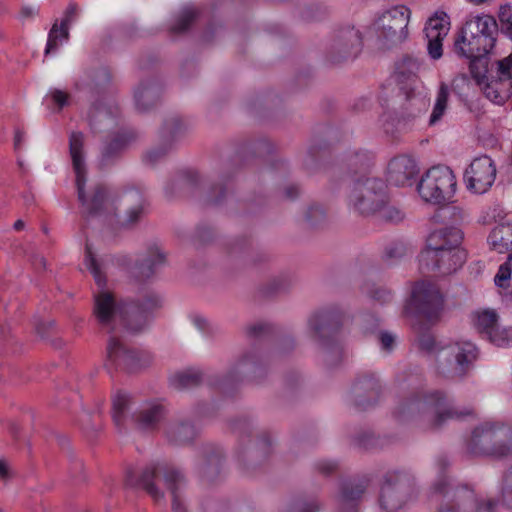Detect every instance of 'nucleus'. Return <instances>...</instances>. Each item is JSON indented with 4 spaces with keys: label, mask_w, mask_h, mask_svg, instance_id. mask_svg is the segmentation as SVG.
<instances>
[{
    "label": "nucleus",
    "mask_w": 512,
    "mask_h": 512,
    "mask_svg": "<svg viewBox=\"0 0 512 512\" xmlns=\"http://www.w3.org/2000/svg\"><path fill=\"white\" fill-rule=\"evenodd\" d=\"M83 134L80 131H74L70 136V153L73 161V167L76 174V184L78 196L85 210L90 215L99 214L102 208L112 211V202L106 197L104 189L100 188L94 191L93 195L87 196L85 192V165L82 156Z\"/></svg>",
    "instance_id": "423d86ee"
},
{
    "label": "nucleus",
    "mask_w": 512,
    "mask_h": 512,
    "mask_svg": "<svg viewBox=\"0 0 512 512\" xmlns=\"http://www.w3.org/2000/svg\"><path fill=\"white\" fill-rule=\"evenodd\" d=\"M107 350L111 358L122 359L124 362L128 361L131 356L130 353L125 351L121 344L114 339L109 341Z\"/></svg>",
    "instance_id": "c85d7f7f"
},
{
    "label": "nucleus",
    "mask_w": 512,
    "mask_h": 512,
    "mask_svg": "<svg viewBox=\"0 0 512 512\" xmlns=\"http://www.w3.org/2000/svg\"><path fill=\"white\" fill-rule=\"evenodd\" d=\"M323 216H324V213H323L322 209H320V208H312L308 214L309 221L312 224L317 223L318 218H321Z\"/></svg>",
    "instance_id": "e433bc0d"
},
{
    "label": "nucleus",
    "mask_w": 512,
    "mask_h": 512,
    "mask_svg": "<svg viewBox=\"0 0 512 512\" xmlns=\"http://www.w3.org/2000/svg\"><path fill=\"white\" fill-rule=\"evenodd\" d=\"M69 39V27L55 23L49 34L45 54L55 51L60 45L66 43Z\"/></svg>",
    "instance_id": "a211bd4d"
},
{
    "label": "nucleus",
    "mask_w": 512,
    "mask_h": 512,
    "mask_svg": "<svg viewBox=\"0 0 512 512\" xmlns=\"http://www.w3.org/2000/svg\"><path fill=\"white\" fill-rule=\"evenodd\" d=\"M376 213L381 219L392 223H398L404 218V213L400 209L386 205V203Z\"/></svg>",
    "instance_id": "a878e982"
},
{
    "label": "nucleus",
    "mask_w": 512,
    "mask_h": 512,
    "mask_svg": "<svg viewBox=\"0 0 512 512\" xmlns=\"http://www.w3.org/2000/svg\"><path fill=\"white\" fill-rule=\"evenodd\" d=\"M165 484L170 489L173 500L172 508L175 512H185L184 506L181 504V499L178 495V490L183 486L184 482L182 477L174 472H168L165 475Z\"/></svg>",
    "instance_id": "dca6fc26"
},
{
    "label": "nucleus",
    "mask_w": 512,
    "mask_h": 512,
    "mask_svg": "<svg viewBox=\"0 0 512 512\" xmlns=\"http://www.w3.org/2000/svg\"><path fill=\"white\" fill-rule=\"evenodd\" d=\"M471 450L494 458L512 455V428L503 424L484 423L472 433Z\"/></svg>",
    "instance_id": "39448f33"
},
{
    "label": "nucleus",
    "mask_w": 512,
    "mask_h": 512,
    "mask_svg": "<svg viewBox=\"0 0 512 512\" xmlns=\"http://www.w3.org/2000/svg\"><path fill=\"white\" fill-rule=\"evenodd\" d=\"M498 503L494 500H485L481 502L477 510L484 511V512H495L497 509Z\"/></svg>",
    "instance_id": "f704fd0d"
},
{
    "label": "nucleus",
    "mask_w": 512,
    "mask_h": 512,
    "mask_svg": "<svg viewBox=\"0 0 512 512\" xmlns=\"http://www.w3.org/2000/svg\"><path fill=\"white\" fill-rule=\"evenodd\" d=\"M95 314L101 323H109L116 315L112 295L108 291H100L95 296Z\"/></svg>",
    "instance_id": "2eb2a0df"
},
{
    "label": "nucleus",
    "mask_w": 512,
    "mask_h": 512,
    "mask_svg": "<svg viewBox=\"0 0 512 512\" xmlns=\"http://www.w3.org/2000/svg\"><path fill=\"white\" fill-rule=\"evenodd\" d=\"M502 498L504 504L512 508V472L505 478Z\"/></svg>",
    "instance_id": "7c9ffc66"
},
{
    "label": "nucleus",
    "mask_w": 512,
    "mask_h": 512,
    "mask_svg": "<svg viewBox=\"0 0 512 512\" xmlns=\"http://www.w3.org/2000/svg\"><path fill=\"white\" fill-rule=\"evenodd\" d=\"M430 342H433V341L431 339H428L427 341H424L422 343V345L425 346L426 349H431V347L429 345Z\"/></svg>",
    "instance_id": "c03bdc74"
},
{
    "label": "nucleus",
    "mask_w": 512,
    "mask_h": 512,
    "mask_svg": "<svg viewBox=\"0 0 512 512\" xmlns=\"http://www.w3.org/2000/svg\"><path fill=\"white\" fill-rule=\"evenodd\" d=\"M462 232L455 227L433 231L428 237V247L422 253V261H436L438 268L450 273L461 265V253L457 250Z\"/></svg>",
    "instance_id": "7ed1b4c3"
},
{
    "label": "nucleus",
    "mask_w": 512,
    "mask_h": 512,
    "mask_svg": "<svg viewBox=\"0 0 512 512\" xmlns=\"http://www.w3.org/2000/svg\"><path fill=\"white\" fill-rule=\"evenodd\" d=\"M70 96L67 92L60 89H50L47 94L43 98L42 104L47 107V109L55 111L61 110L63 107L69 105Z\"/></svg>",
    "instance_id": "aec40b11"
},
{
    "label": "nucleus",
    "mask_w": 512,
    "mask_h": 512,
    "mask_svg": "<svg viewBox=\"0 0 512 512\" xmlns=\"http://www.w3.org/2000/svg\"><path fill=\"white\" fill-rule=\"evenodd\" d=\"M36 13V10L32 7H24L21 10L22 17H29Z\"/></svg>",
    "instance_id": "79ce46f5"
},
{
    "label": "nucleus",
    "mask_w": 512,
    "mask_h": 512,
    "mask_svg": "<svg viewBox=\"0 0 512 512\" xmlns=\"http://www.w3.org/2000/svg\"><path fill=\"white\" fill-rule=\"evenodd\" d=\"M499 20L505 27L508 36L512 39V5L501 6Z\"/></svg>",
    "instance_id": "c756f323"
},
{
    "label": "nucleus",
    "mask_w": 512,
    "mask_h": 512,
    "mask_svg": "<svg viewBox=\"0 0 512 512\" xmlns=\"http://www.w3.org/2000/svg\"><path fill=\"white\" fill-rule=\"evenodd\" d=\"M25 137V133L23 130H17L14 136V145L16 148H19L21 145L22 139Z\"/></svg>",
    "instance_id": "a19ab883"
},
{
    "label": "nucleus",
    "mask_w": 512,
    "mask_h": 512,
    "mask_svg": "<svg viewBox=\"0 0 512 512\" xmlns=\"http://www.w3.org/2000/svg\"><path fill=\"white\" fill-rule=\"evenodd\" d=\"M497 175L493 159L481 155L472 159L464 171V184L471 193L484 194L493 186Z\"/></svg>",
    "instance_id": "0eeeda50"
},
{
    "label": "nucleus",
    "mask_w": 512,
    "mask_h": 512,
    "mask_svg": "<svg viewBox=\"0 0 512 512\" xmlns=\"http://www.w3.org/2000/svg\"><path fill=\"white\" fill-rule=\"evenodd\" d=\"M442 303V296L433 285L419 282L412 289L406 310L408 312L419 311L430 316L442 307Z\"/></svg>",
    "instance_id": "1a4fd4ad"
},
{
    "label": "nucleus",
    "mask_w": 512,
    "mask_h": 512,
    "mask_svg": "<svg viewBox=\"0 0 512 512\" xmlns=\"http://www.w3.org/2000/svg\"><path fill=\"white\" fill-rule=\"evenodd\" d=\"M129 403V398L125 394H117L113 398V407L115 412L122 413Z\"/></svg>",
    "instance_id": "72a5a7b5"
},
{
    "label": "nucleus",
    "mask_w": 512,
    "mask_h": 512,
    "mask_svg": "<svg viewBox=\"0 0 512 512\" xmlns=\"http://www.w3.org/2000/svg\"><path fill=\"white\" fill-rule=\"evenodd\" d=\"M450 30L449 17L445 12H436L431 16L424 27V34L427 39L429 56L437 60L443 54L442 42Z\"/></svg>",
    "instance_id": "9d476101"
},
{
    "label": "nucleus",
    "mask_w": 512,
    "mask_h": 512,
    "mask_svg": "<svg viewBox=\"0 0 512 512\" xmlns=\"http://www.w3.org/2000/svg\"><path fill=\"white\" fill-rule=\"evenodd\" d=\"M511 262H512V254L508 255L507 262L500 265L497 274L494 277L495 285L499 288H508L511 279Z\"/></svg>",
    "instance_id": "5701e85b"
},
{
    "label": "nucleus",
    "mask_w": 512,
    "mask_h": 512,
    "mask_svg": "<svg viewBox=\"0 0 512 512\" xmlns=\"http://www.w3.org/2000/svg\"><path fill=\"white\" fill-rule=\"evenodd\" d=\"M130 198H136L138 202H140V200H141V196L138 193L126 195L125 201L129 202ZM142 213H143V208L140 205V203H138L135 207L131 208L130 210H128L126 212L124 218L121 220V224L122 225L134 224L135 222H137L140 219V217L142 216Z\"/></svg>",
    "instance_id": "b1692460"
},
{
    "label": "nucleus",
    "mask_w": 512,
    "mask_h": 512,
    "mask_svg": "<svg viewBox=\"0 0 512 512\" xmlns=\"http://www.w3.org/2000/svg\"><path fill=\"white\" fill-rule=\"evenodd\" d=\"M84 263H85L87 269H89L90 272L93 274L94 279H95L96 283L98 284V286L100 288H102L104 285V279L101 275V272L97 265L94 254H93L92 250L90 249V247H88V246L86 248Z\"/></svg>",
    "instance_id": "393cba45"
},
{
    "label": "nucleus",
    "mask_w": 512,
    "mask_h": 512,
    "mask_svg": "<svg viewBox=\"0 0 512 512\" xmlns=\"http://www.w3.org/2000/svg\"><path fill=\"white\" fill-rule=\"evenodd\" d=\"M441 418H442V416H439V417L435 420V422H434V425H435V426L440 425V424L442 423V419H441Z\"/></svg>",
    "instance_id": "de8ad7c7"
},
{
    "label": "nucleus",
    "mask_w": 512,
    "mask_h": 512,
    "mask_svg": "<svg viewBox=\"0 0 512 512\" xmlns=\"http://www.w3.org/2000/svg\"><path fill=\"white\" fill-rule=\"evenodd\" d=\"M487 338L497 346L508 347L512 345V328L497 324Z\"/></svg>",
    "instance_id": "4be33fe9"
},
{
    "label": "nucleus",
    "mask_w": 512,
    "mask_h": 512,
    "mask_svg": "<svg viewBox=\"0 0 512 512\" xmlns=\"http://www.w3.org/2000/svg\"><path fill=\"white\" fill-rule=\"evenodd\" d=\"M23 226V222L22 221H16L15 224H14V227L16 229H20L21 227Z\"/></svg>",
    "instance_id": "a18cd8bd"
},
{
    "label": "nucleus",
    "mask_w": 512,
    "mask_h": 512,
    "mask_svg": "<svg viewBox=\"0 0 512 512\" xmlns=\"http://www.w3.org/2000/svg\"><path fill=\"white\" fill-rule=\"evenodd\" d=\"M78 13V7L75 4H70L66 9L60 24L69 27L76 20Z\"/></svg>",
    "instance_id": "2f4dec72"
},
{
    "label": "nucleus",
    "mask_w": 512,
    "mask_h": 512,
    "mask_svg": "<svg viewBox=\"0 0 512 512\" xmlns=\"http://www.w3.org/2000/svg\"><path fill=\"white\" fill-rule=\"evenodd\" d=\"M380 339H381V344H382L383 348L387 349V350L392 348L394 341H395L394 336L387 332L382 333Z\"/></svg>",
    "instance_id": "c9c22d12"
},
{
    "label": "nucleus",
    "mask_w": 512,
    "mask_h": 512,
    "mask_svg": "<svg viewBox=\"0 0 512 512\" xmlns=\"http://www.w3.org/2000/svg\"><path fill=\"white\" fill-rule=\"evenodd\" d=\"M149 493L155 498V499H158L159 498V495L155 489V487L153 485H148L147 487Z\"/></svg>",
    "instance_id": "37998d69"
},
{
    "label": "nucleus",
    "mask_w": 512,
    "mask_h": 512,
    "mask_svg": "<svg viewBox=\"0 0 512 512\" xmlns=\"http://www.w3.org/2000/svg\"><path fill=\"white\" fill-rule=\"evenodd\" d=\"M498 320V313L496 310L491 308H479L473 311L470 315V321L473 327L486 337L497 325Z\"/></svg>",
    "instance_id": "4468645a"
},
{
    "label": "nucleus",
    "mask_w": 512,
    "mask_h": 512,
    "mask_svg": "<svg viewBox=\"0 0 512 512\" xmlns=\"http://www.w3.org/2000/svg\"><path fill=\"white\" fill-rule=\"evenodd\" d=\"M457 190V178L447 166L437 165L426 170L416 185L422 201L431 205L452 202Z\"/></svg>",
    "instance_id": "20e7f679"
},
{
    "label": "nucleus",
    "mask_w": 512,
    "mask_h": 512,
    "mask_svg": "<svg viewBox=\"0 0 512 512\" xmlns=\"http://www.w3.org/2000/svg\"><path fill=\"white\" fill-rule=\"evenodd\" d=\"M498 25L489 15L469 18L458 33L454 46L458 55L472 60L473 78L481 86L485 96L493 103L504 104L512 95V53L497 62L498 77L487 80L484 69L476 71V60L487 55L495 45Z\"/></svg>",
    "instance_id": "f257e3e1"
},
{
    "label": "nucleus",
    "mask_w": 512,
    "mask_h": 512,
    "mask_svg": "<svg viewBox=\"0 0 512 512\" xmlns=\"http://www.w3.org/2000/svg\"><path fill=\"white\" fill-rule=\"evenodd\" d=\"M360 44L361 38L358 31L350 29L340 35L337 48L349 56L358 52Z\"/></svg>",
    "instance_id": "f3484780"
},
{
    "label": "nucleus",
    "mask_w": 512,
    "mask_h": 512,
    "mask_svg": "<svg viewBox=\"0 0 512 512\" xmlns=\"http://www.w3.org/2000/svg\"><path fill=\"white\" fill-rule=\"evenodd\" d=\"M449 97V88L445 83H441L435 100L432 113L429 118V125H436L442 118L447 108Z\"/></svg>",
    "instance_id": "6ab92c4d"
},
{
    "label": "nucleus",
    "mask_w": 512,
    "mask_h": 512,
    "mask_svg": "<svg viewBox=\"0 0 512 512\" xmlns=\"http://www.w3.org/2000/svg\"><path fill=\"white\" fill-rule=\"evenodd\" d=\"M195 16L196 11L192 7L183 9L176 23L173 25V30L177 32L184 31L195 18Z\"/></svg>",
    "instance_id": "cd10ccee"
},
{
    "label": "nucleus",
    "mask_w": 512,
    "mask_h": 512,
    "mask_svg": "<svg viewBox=\"0 0 512 512\" xmlns=\"http://www.w3.org/2000/svg\"><path fill=\"white\" fill-rule=\"evenodd\" d=\"M106 115H107V112L104 109L99 110V112H98L99 117H104Z\"/></svg>",
    "instance_id": "49530a36"
},
{
    "label": "nucleus",
    "mask_w": 512,
    "mask_h": 512,
    "mask_svg": "<svg viewBox=\"0 0 512 512\" xmlns=\"http://www.w3.org/2000/svg\"><path fill=\"white\" fill-rule=\"evenodd\" d=\"M488 243L491 249L498 253H507L512 250V224L502 222L495 225L489 236Z\"/></svg>",
    "instance_id": "ddd939ff"
},
{
    "label": "nucleus",
    "mask_w": 512,
    "mask_h": 512,
    "mask_svg": "<svg viewBox=\"0 0 512 512\" xmlns=\"http://www.w3.org/2000/svg\"><path fill=\"white\" fill-rule=\"evenodd\" d=\"M475 357V346L471 342L454 343L438 351L440 363L450 366L452 373L462 375L465 365Z\"/></svg>",
    "instance_id": "9b49d317"
},
{
    "label": "nucleus",
    "mask_w": 512,
    "mask_h": 512,
    "mask_svg": "<svg viewBox=\"0 0 512 512\" xmlns=\"http://www.w3.org/2000/svg\"><path fill=\"white\" fill-rule=\"evenodd\" d=\"M412 12L405 5L392 6L375 18L372 31L381 48L400 47L409 39V23Z\"/></svg>",
    "instance_id": "f03ea898"
},
{
    "label": "nucleus",
    "mask_w": 512,
    "mask_h": 512,
    "mask_svg": "<svg viewBox=\"0 0 512 512\" xmlns=\"http://www.w3.org/2000/svg\"><path fill=\"white\" fill-rule=\"evenodd\" d=\"M350 201L361 214L376 213L386 201L384 184L373 179L357 183L350 196Z\"/></svg>",
    "instance_id": "6e6552de"
},
{
    "label": "nucleus",
    "mask_w": 512,
    "mask_h": 512,
    "mask_svg": "<svg viewBox=\"0 0 512 512\" xmlns=\"http://www.w3.org/2000/svg\"><path fill=\"white\" fill-rule=\"evenodd\" d=\"M152 91L147 87H139L134 92V100L138 110L144 111L151 104Z\"/></svg>",
    "instance_id": "bb28decb"
},
{
    "label": "nucleus",
    "mask_w": 512,
    "mask_h": 512,
    "mask_svg": "<svg viewBox=\"0 0 512 512\" xmlns=\"http://www.w3.org/2000/svg\"><path fill=\"white\" fill-rule=\"evenodd\" d=\"M380 503L381 506L389 512H394L402 507L399 492L391 485H385L382 487Z\"/></svg>",
    "instance_id": "412c9836"
},
{
    "label": "nucleus",
    "mask_w": 512,
    "mask_h": 512,
    "mask_svg": "<svg viewBox=\"0 0 512 512\" xmlns=\"http://www.w3.org/2000/svg\"><path fill=\"white\" fill-rule=\"evenodd\" d=\"M419 170L417 162L408 156L394 158L388 166V181L395 186H410Z\"/></svg>",
    "instance_id": "f8f14e48"
},
{
    "label": "nucleus",
    "mask_w": 512,
    "mask_h": 512,
    "mask_svg": "<svg viewBox=\"0 0 512 512\" xmlns=\"http://www.w3.org/2000/svg\"><path fill=\"white\" fill-rule=\"evenodd\" d=\"M357 495L353 491H346L341 495L340 498V506L344 512H348L350 506L354 505L355 500L358 498Z\"/></svg>",
    "instance_id": "473e14b6"
},
{
    "label": "nucleus",
    "mask_w": 512,
    "mask_h": 512,
    "mask_svg": "<svg viewBox=\"0 0 512 512\" xmlns=\"http://www.w3.org/2000/svg\"><path fill=\"white\" fill-rule=\"evenodd\" d=\"M157 415H158V410L153 409L152 411L149 412L148 415H145L142 417V421L145 425L152 424L156 420Z\"/></svg>",
    "instance_id": "4c0bfd02"
},
{
    "label": "nucleus",
    "mask_w": 512,
    "mask_h": 512,
    "mask_svg": "<svg viewBox=\"0 0 512 512\" xmlns=\"http://www.w3.org/2000/svg\"><path fill=\"white\" fill-rule=\"evenodd\" d=\"M480 139L483 141V145L485 147L492 148L497 145V140L492 136L486 137L483 135V136H480Z\"/></svg>",
    "instance_id": "ea45409f"
},
{
    "label": "nucleus",
    "mask_w": 512,
    "mask_h": 512,
    "mask_svg": "<svg viewBox=\"0 0 512 512\" xmlns=\"http://www.w3.org/2000/svg\"><path fill=\"white\" fill-rule=\"evenodd\" d=\"M9 476H10V468H9L8 464L5 461L0 460V477L3 479H6Z\"/></svg>",
    "instance_id": "58836bf2"
}]
</instances>
